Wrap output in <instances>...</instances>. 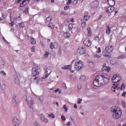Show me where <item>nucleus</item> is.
<instances>
[{"mask_svg": "<svg viewBox=\"0 0 126 126\" xmlns=\"http://www.w3.org/2000/svg\"><path fill=\"white\" fill-rule=\"evenodd\" d=\"M86 25V23L85 22H82V23L81 25L82 26H85Z\"/></svg>", "mask_w": 126, "mask_h": 126, "instance_id": "60", "label": "nucleus"}, {"mask_svg": "<svg viewBox=\"0 0 126 126\" xmlns=\"http://www.w3.org/2000/svg\"><path fill=\"white\" fill-rule=\"evenodd\" d=\"M18 25H19V26L20 28L23 27L24 26V23H23L22 22L21 23H19L18 24Z\"/></svg>", "mask_w": 126, "mask_h": 126, "instance_id": "32", "label": "nucleus"}, {"mask_svg": "<svg viewBox=\"0 0 126 126\" xmlns=\"http://www.w3.org/2000/svg\"><path fill=\"white\" fill-rule=\"evenodd\" d=\"M4 61L1 58H0V67H4Z\"/></svg>", "mask_w": 126, "mask_h": 126, "instance_id": "21", "label": "nucleus"}, {"mask_svg": "<svg viewBox=\"0 0 126 126\" xmlns=\"http://www.w3.org/2000/svg\"><path fill=\"white\" fill-rule=\"evenodd\" d=\"M110 111L113 117L115 119H118L120 118L122 114L120 108L116 106L112 107L110 109Z\"/></svg>", "mask_w": 126, "mask_h": 126, "instance_id": "2", "label": "nucleus"}, {"mask_svg": "<svg viewBox=\"0 0 126 126\" xmlns=\"http://www.w3.org/2000/svg\"><path fill=\"white\" fill-rule=\"evenodd\" d=\"M29 8V7H27V8H26L25 11H23V13L24 14H26L27 13H28V9Z\"/></svg>", "mask_w": 126, "mask_h": 126, "instance_id": "38", "label": "nucleus"}, {"mask_svg": "<svg viewBox=\"0 0 126 126\" xmlns=\"http://www.w3.org/2000/svg\"><path fill=\"white\" fill-rule=\"evenodd\" d=\"M16 19L17 21L18 22L20 21L22 19L20 17L19 14H18L16 15Z\"/></svg>", "mask_w": 126, "mask_h": 126, "instance_id": "19", "label": "nucleus"}, {"mask_svg": "<svg viewBox=\"0 0 126 126\" xmlns=\"http://www.w3.org/2000/svg\"><path fill=\"white\" fill-rule=\"evenodd\" d=\"M13 125L14 126H18L19 120L17 117H14L13 120Z\"/></svg>", "mask_w": 126, "mask_h": 126, "instance_id": "7", "label": "nucleus"}, {"mask_svg": "<svg viewBox=\"0 0 126 126\" xmlns=\"http://www.w3.org/2000/svg\"><path fill=\"white\" fill-rule=\"evenodd\" d=\"M105 65H103V67L101 69L102 71H109L110 70V67L108 66H106Z\"/></svg>", "mask_w": 126, "mask_h": 126, "instance_id": "16", "label": "nucleus"}, {"mask_svg": "<svg viewBox=\"0 0 126 126\" xmlns=\"http://www.w3.org/2000/svg\"><path fill=\"white\" fill-rule=\"evenodd\" d=\"M47 72L48 71H45V73L46 74L45 75V76L42 77L40 79V80L41 81H44V80L46 79L48 76L51 73V72H50L49 73H48Z\"/></svg>", "mask_w": 126, "mask_h": 126, "instance_id": "17", "label": "nucleus"}, {"mask_svg": "<svg viewBox=\"0 0 126 126\" xmlns=\"http://www.w3.org/2000/svg\"><path fill=\"white\" fill-rule=\"evenodd\" d=\"M75 59H74V60H73L72 61L71 63V65H72V64L75 61Z\"/></svg>", "mask_w": 126, "mask_h": 126, "instance_id": "64", "label": "nucleus"}, {"mask_svg": "<svg viewBox=\"0 0 126 126\" xmlns=\"http://www.w3.org/2000/svg\"><path fill=\"white\" fill-rule=\"evenodd\" d=\"M2 16L4 18H5L6 17V16L5 15H3Z\"/></svg>", "mask_w": 126, "mask_h": 126, "instance_id": "63", "label": "nucleus"}, {"mask_svg": "<svg viewBox=\"0 0 126 126\" xmlns=\"http://www.w3.org/2000/svg\"><path fill=\"white\" fill-rule=\"evenodd\" d=\"M49 53L48 52L46 51L44 55V56L46 57H47L49 55Z\"/></svg>", "mask_w": 126, "mask_h": 126, "instance_id": "41", "label": "nucleus"}, {"mask_svg": "<svg viewBox=\"0 0 126 126\" xmlns=\"http://www.w3.org/2000/svg\"><path fill=\"white\" fill-rule=\"evenodd\" d=\"M35 47L34 46L32 47L31 49V51L33 52H34L35 51Z\"/></svg>", "mask_w": 126, "mask_h": 126, "instance_id": "44", "label": "nucleus"}, {"mask_svg": "<svg viewBox=\"0 0 126 126\" xmlns=\"http://www.w3.org/2000/svg\"><path fill=\"white\" fill-rule=\"evenodd\" d=\"M102 17V16L101 15L99 16V17H98V18L97 19V20H100V19H101V17Z\"/></svg>", "mask_w": 126, "mask_h": 126, "instance_id": "54", "label": "nucleus"}, {"mask_svg": "<svg viewBox=\"0 0 126 126\" xmlns=\"http://www.w3.org/2000/svg\"><path fill=\"white\" fill-rule=\"evenodd\" d=\"M59 90V89L57 88L55 91V92L56 93H57Z\"/></svg>", "mask_w": 126, "mask_h": 126, "instance_id": "62", "label": "nucleus"}, {"mask_svg": "<svg viewBox=\"0 0 126 126\" xmlns=\"http://www.w3.org/2000/svg\"><path fill=\"white\" fill-rule=\"evenodd\" d=\"M63 108L65 109L64 111L66 112L67 110L68 109L66 107V106L65 105H64Z\"/></svg>", "mask_w": 126, "mask_h": 126, "instance_id": "46", "label": "nucleus"}, {"mask_svg": "<svg viewBox=\"0 0 126 126\" xmlns=\"http://www.w3.org/2000/svg\"><path fill=\"white\" fill-rule=\"evenodd\" d=\"M73 28V26L72 24H70L68 26V28L70 30H71Z\"/></svg>", "mask_w": 126, "mask_h": 126, "instance_id": "37", "label": "nucleus"}, {"mask_svg": "<svg viewBox=\"0 0 126 126\" xmlns=\"http://www.w3.org/2000/svg\"><path fill=\"white\" fill-rule=\"evenodd\" d=\"M122 104L123 105V107L124 108H125L126 107V105L125 102L124 101L122 102Z\"/></svg>", "mask_w": 126, "mask_h": 126, "instance_id": "45", "label": "nucleus"}, {"mask_svg": "<svg viewBox=\"0 0 126 126\" xmlns=\"http://www.w3.org/2000/svg\"><path fill=\"white\" fill-rule=\"evenodd\" d=\"M87 30L88 32V36H90L91 35L92 32L91 31L90 28V27L89 26L87 28Z\"/></svg>", "mask_w": 126, "mask_h": 126, "instance_id": "22", "label": "nucleus"}, {"mask_svg": "<svg viewBox=\"0 0 126 126\" xmlns=\"http://www.w3.org/2000/svg\"><path fill=\"white\" fill-rule=\"evenodd\" d=\"M53 47L54 48H56L58 47V44L57 43L55 42L53 44Z\"/></svg>", "mask_w": 126, "mask_h": 126, "instance_id": "39", "label": "nucleus"}, {"mask_svg": "<svg viewBox=\"0 0 126 126\" xmlns=\"http://www.w3.org/2000/svg\"><path fill=\"white\" fill-rule=\"evenodd\" d=\"M84 18L86 21L89 18V16L87 15H84Z\"/></svg>", "mask_w": 126, "mask_h": 126, "instance_id": "42", "label": "nucleus"}, {"mask_svg": "<svg viewBox=\"0 0 126 126\" xmlns=\"http://www.w3.org/2000/svg\"><path fill=\"white\" fill-rule=\"evenodd\" d=\"M39 74L38 71H32V75L33 77H35L34 79H36L37 81L39 80V78L38 76Z\"/></svg>", "mask_w": 126, "mask_h": 126, "instance_id": "10", "label": "nucleus"}, {"mask_svg": "<svg viewBox=\"0 0 126 126\" xmlns=\"http://www.w3.org/2000/svg\"><path fill=\"white\" fill-rule=\"evenodd\" d=\"M113 47L111 45H107L106 46L105 50L111 52L113 50Z\"/></svg>", "mask_w": 126, "mask_h": 126, "instance_id": "12", "label": "nucleus"}, {"mask_svg": "<svg viewBox=\"0 0 126 126\" xmlns=\"http://www.w3.org/2000/svg\"><path fill=\"white\" fill-rule=\"evenodd\" d=\"M32 70H33V71H37V69H36V68L35 67H33L32 68Z\"/></svg>", "mask_w": 126, "mask_h": 126, "instance_id": "57", "label": "nucleus"}, {"mask_svg": "<svg viewBox=\"0 0 126 126\" xmlns=\"http://www.w3.org/2000/svg\"><path fill=\"white\" fill-rule=\"evenodd\" d=\"M107 27H108V28L106 30V32L107 34H109L110 33V29L109 27L108 26Z\"/></svg>", "mask_w": 126, "mask_h": 126, "instance_id": "33", "label": "nucleus"}, {"mask_svg": "<svg viewBox=\"0 0 126 126\" xmlns=\"http://www.w3.org/2000/svg\"><path fill=\"white\" fill-rule=\"evenodd\" d=\"M69 8V7L68 6H66L64 7V9L65 10H68Z\"/></svg>", "mask_w": 126, "mask_h": 126, "instance_id": "52", "label": "nucleus"}, {"mask_svg": "<svg viewBox=\"0 0 126 126\" xmlns=\"http://www.w3.org/2000/svg\"><path fill=\"white\" fill-rule=\"evenodd\" d=\"M64 35L66 37H70V34L68 33H65L64 34Z\"/></svg>", "mask_w": 126, "mask_h": 126, "instance_id": "35", "label": "nucleus"}, {"mask_svg": "<svg viewBox=\"0 0 126 126\" xmlns=\"http://www.w3.org/2000/svg\"><path fill=\"white\" fill-rule=\"evenodd\" d=\"M48 26L50 27L51 29H53L54 28V26L52 23H49L48 25Z\"/></svg>", "mask_w": 126, "mask_h": 126, "instance_id": "29", "label": "nucleus"}, {"mask_svg": "<svg viewBox=\"0 0 126 126\" xmlns=\"http://www.w3.org/2000/svg\"><path fill=\"white\" fill-rule=\"evenodd\" d=\"M70 124H71L70 123V122L69 121L66 124V125L67 126H70Z\"/></svg>", "mask_w": 126, "mask_h": 126, "instance_id": "61", "label": "nucleus"}, {"mask_svg": "<svg viewBox=\"0 0 126 126\" xmlns=\"http://www.w3.org/2000/svg\"><path fill=\"white\" fill-rule=\"evenodd\" d=\"M110 76V75L105 73L98 75L94 81V86L100 87L105 84L108 82Z\"/></svg>", "mask_w": 126, "mask_h": 126, "instance_id": "1", "label": "nucleus"}, {"mask_svg": "<svg viewBox=\"0 0 126 126\" xmlns=\"http://www.w3.org/2000/svg\"><path fill=\"white\" fill-rule=\"evenodd\" d=\"M98 51H97V53H98L99 52V53L100 52H101V50H100V47H99L98 48Z\"/></svg>", "mask_w": 126, "mask_h": 126, "instance_id": "58", "label": "nucleus"}, {"mask_svg": "<svg viewBox=\"0 0 126 126\" xmlns=\"http://www.w3.org/2000/svg\"><path fill=\"white\" fill-rule=\"evenodd\" d=\"M0 73L2 74V75L3 76H5L6 75V73L4 72V71H0Z\"/></svg>", "mask_w": 126, "mask_h": 126, "instance_id": "48", "label": "nucleus"}, {"mask_svg": "<svg viewBox=\"0 0 126 126\" xmlns=\"http://www.w3.org/2000/svg\"><path fill=\"white\" fill-rule=\"evenodd\" d=\"M20 78L17 77H16V78L14 80V82L15 83L17 84H18L20 83Z\"/></svg>", "mask_w": 126, "mask_h": 126, "instance_id": "18", "label": "nucleus"}, {"mask_svg": "<svg viewBox=\"0 0 126 126\" xmlns=\"http://www.w3.org/2000/svg\"><path fill=\"white\" fill-rule=\"evenodd\" d=\"M19 100L18 97L16 95H15L13 99V105L14 106H16L19 103Z\"/></svg>", "mask_w": 126, "mask_h": 126, "instance_id": "6", "label": "nucleus"}, {"mask_svg": "<svg viewBox=\"0 0 126 126\" xmlns=\"http://www.w3.org/2000/svg\"><path fill=\"white\" fill-rule=\"evenodd\" d=\"M61 118L63 121H64L65 120V117L64 116H62Z\"/></svg>", "mask_w": 126, "mask_h": 126, "instance_id": "55", "label": "nucleus"}, {"mask_svg": "<svg viewBox=\"0 0 126 126\" xmlns=\"http://www.w3.org/2000/svg\"><path fill=\"white\" fill-rule=\"evenodd\" d=\"M48 116L50 117L51 116L52 118H55V115L53 113H51L50 114H49L48 115Z\"/></svg>", "mask_w": 126, "mask_h": 126, "instance_id": "40", "label": "nucleus"}, {"mask_svg": "<svg viewBox=\"0 0 126 126\" xmlns=\"http://www.w3.org/2000/svg\"><path fill=\"white\" fill-rule=\"evenodd\" d=\"M41 120L44 122L47 123L48 122V120L44 116H43L41 118Z\"/></svg>", "mask_w": 126, "mask_h": 126, "instance_id": "23", "label": "nucleus"}, {"mask_svg": "<svg viewBox=\"0 0 126 126\" xmlns=\"http://www.w3.org/2000/svg\"><path fill=\"white\" fill-rule=\"evenodd\" d=\"M118 86H119V85L118 84L116 83H114L112 86L111 88V90H112L113 89H115L117 88Z\"/></svg>", "mask_w": 126, "mask_h": 126, "instance_id": "25", "label": "nucleus"}, {"mask_svg": "<svg viewBox=\"0 0 126 126\" xmlns=\"http://www.w3.org/2000/svg\"><path fill=\"white\" fill-rule=\"evenodd\" d=\"M30 41L31 43L32 44H34L36 43V41L34 38H31L30 39Z\"/></svg>", "mask_w": 126, "mask_h": 126, "instance_id": "30", "label": "nucleus"}, {"mask_svg": "<svg viewBox=\"0 0 126 126\" xmlns=\"http://www.w3.org/2000/svg\"><path fill=\"white\" fill-rule=\"evenodd\" d=\"M52 20V18L50 16H48L46 19V21H45L46 23H47L48 22Z\"/></svg>", "mask_w": 126, "mask_h": 126, "instance_id": "31", "label": "nucleus"}, {"mask_svg": "<svg viewBox=\"0 0 126 126\" xmlns=\"http://www.w3.org/2000/svg\"><path fill=\"white\" fill-rule=\"evenodd\" d=\"M107 1L110 6H113L115 4V0H107Z\"/></svg>", "mask_w": 126, "mask_h": 126, "instance_id": "15", "label": "nucleus"}, {"mask_svg": "<svg viewBox=\"0 0 126 126\" xmlns=\"http://www.w3.org/2000/svg\"><path fill=\"white\" fill-rule=\"evenodd\" d=\"M6 86L4 84L1 85L0 87L2 90H4Z\"/></svg>", "mask_w": 126, "mask_h": 126, "instance_id": "43", "label": "nucleus"}, {"mask_svg": "<svg viewBox=\"0 0 126 126\" xmlns=\"http://www.w3.org/2000/svg\"><path fill=\"white\" fill-rule=\"evenodd\" d=\"M77 87L78 89L79 90L81 89V86L80 85H78Z\"/></svg>", "mask_w": 126, "mask_h": 126, "instance_id": "53", "label": "nucleus"}, {"mask_svg": "<svg viewBox=\"0 0 126 126\" xmlns=\"http://www.w3.org/2000/svg\"><path fill=\"white\" fill-rule=\"evenodd\" d=\"M34 103V99L33 98H32L30 101L28 103V104L30 105H31L30 106V108H32L31 107V106Z\"/></svg>", "mask_w": 126, "mask_h": 126, "instance_id": "24", "label": "nucleus"}, {"mask_svg": "<svg viewBox=\"0 0 126 126\" xmlns=\"http://www.w3.org/2000/svg\"><path fill=\"white\" fill-rule=\"evenodd\" d=\"M85 79L86 77L85 76H82L80 77V81L81 82L85 80Z\"/></svg>", "mask_w": 126, "mask_h": 126, "instance_id": "28", "label": "nucleus"}, {"mask_svg": "<svg viewBox=\"0 0 126 126\" xmlns=\"http://www.w3.org/2000/svg\"><path fill=\"white\" fill-rule=\"evenodd\" d=\"M72 67V65H64L63 67L61 68V69L62 70H68L70 71H73V70H71Z\"/></svg>", "mask_w": 126, "mask_h": 126, "instance_id": "9", "label": "nucleus"}, {"mask_svg": "<svg viewBox=\"0 0 126 126\" xmlns=\"http://www.w3.org/2000/svg\"><path fill=\"white\" fill-rule=\"evenodd\" d=\"M50 47L51 49H52L54 47H53V43L52 42H51L50 45Z\"/></svg>", "mask_w": 126, "mask_h": 126, "instance_id": "36", "label": "nucleus"}, {"mask_svg": "<svg viewBox=\"0 0 126 126\" xmlns=\"http://www.w3.org/2000/svg\"><path fill=\"white\" fill-rule=\"evenodd\" d=\"M79 101H78L77 102L79 104L80 103V101H82V100L81 99L79 98Z\"/></svg>", "mask_w": 126, "mask_h": 126, "instance_id": "59", "label": "nucleus"}, {"mask_svg": "<svg viewBox=\"0 0 126 126\" xmlns=\"http://www.w3.org/2000/svg\"><path fill=\"white\" fill-rule=\"evenodd\" d=\"M94 56L95 57L98 58L100 57L101 56L100 55H98L97 54H96L94 55Z\"/></svg>", "mask_w": 126, "mask_h": 126, "instance_id": "49", "label": "nucleus"}, {"mask_svg": "<svg viewBox=\"0 0 126 126\" xmlns=\"http://www.w3.org/2000/svg\"><path fill=\"white\" fill-rule=\"evenodd\" d=\"M91 6L93 8H96L98 5V2L97 0L94 1L91 4Z\"/></svg>", "mask_w": 126, "mask_h": 126, "instance_id": "13", "label": "nucleus"}, {"mask_svg": "<svg viewBox=\"0 0 126 126\" xmlns=\"http://www.w3.org/2000/svg\"><path fill=\"white\" fill-rule=\"evenodd\" d=\"M114 9H115V8L113 6H110L106 7V11L107 13H111L112 12Z\"/></svg>", "mask_w": 126, "mask_h": 126, "instance_id": "11", "label": "nucleus"}, {"mask_svg": "<svg viewBox=\"0 0 126 126\" xmlns=\"http://www.w3.org/2000/svg\"><path fill=\"white\" fill-rule=\"evenodd\" d=\"M10 24L11 25V26L12 27H13V25L15 24L14 21H12L11 22Z\"/></svg>", "mask_w": 126, "mask_h": 126, "instance_id": "51", "label": "nucleus"}, {"mask_svg": "<svg viewBox=\"0 0 126 126\" xmlns=\"http://www.w3.org/2000/svg\"><path fill=\"white\" fill-rule=\"evenodd\" d=\"M126 56L125 55H121L118 56L117 57V58L119 59H123L124 58L126 57Z\"/></svg>", "mask_w": 126, "mask_h": 126, "instance_id": "27", "label": "nucleus"}, {"mask_svg": "<svg viewBox=\"0 0 126 126\" xmlns=\"http://www.w3.org/2000/svg\"><path fill=\"white\" fill-rule=\"evenodd\" d=\"M84 65L83 63L81 61L76 63L74 65V68L77 70H79Z\"/></svg>", "mask_w": 126, "mask_h": 126, "instance_id": "3", "label": "nucleus"}, {"mask_svg": "<svg viewBox=\"0 0 126 126\" xmlns=\"http://www.w3.org/2000/svg\"><path fill=\"white\" fill-rule=\"evenodd\" d=\"M86 52L85 49L81 47H79L77 50V53L80 55L84 54Z\"/></svg>", "mask_w": 126, "mask_h": 126, "instance_id": "5", "label": "nucleus"}, {"mask_svg": "<svg viewBox=\"0 0 126 126\" xmlns=\"http://www.w3.org/2000/svg\"><path fill=\"white\" fill-rule=\"evenodd\" d=\"M110 52L107 50L103 51L102 54L103 55L106 57H110L111 55Z\"/></svg>", "mask_w": 126, "mask_h": 126, "instance_id": "14", "label": "nucleus"}, {"mask_svg": "<svg viewBox=\"0 0 126 126\" xmlns=\"http://www.w3.org/2000/svg\"><path fill=\"white\" fill-rule=\"evenodd\" d=\"M68 1L67 2L66 4L69 5L72 3L71 0H68Z\"/></svg>", "mask_w": 126, "mask_h": 126, "instance_id": "47", "label": "nucleus"}, {"mask_svg": "<svg viewBox=\"0 0 126 126\" xmlns=\"http://www.w3.org/2000/svg\"><path fill=\"white\" fill-rule=\"evenodd\" d=\"M78 2V0H74L73 2V3L74 4H76Z\"/></svg>", "mask_w": 126, "mask_h": 126, "instance_id": "50", "label": "nucleus"}, {"mask_svg": "<svg viewBox=\"0 0 126 126\" xmlns=\"http://www.w3.org/2000/svg\"><path fill=\"white\" fill-rule=\"evenodd\" d=\"M125 87L126 86L124 85V84L123 83L121 85L120 88L118 87L116 90H118L119 89L122 91H124L125 89Z\"/></svg>", "mask_w": 126, "mask_h": 126, "instance_id": "20", "label": "nucleus"}, {"mask_svg": "<svg viewBox=\"0 0 126 126\" xmlns=\"http://www.w3.org/2000/svg\"><path fill=\"white\" fill-rule=\"evenodd\" d=\"M27 3V2L25 0L23 1L22 2L20 3V5L21 7H23L25 6Z\"/></svg>", "mask_w": 126, "mask_h": 126, "instance_id": "26", "label": "nucleus"}, {"mask_svg": "<svg viewBox=\"0 0 126 126\" xmlns=\"http://www.w3.org/2000/svg\"><path fill=\"white\" fill-rule=\"evenodd\" d=\"M121 79L120 76L117 74H115L113 75L112 78V81L113 82H116L120 81Z\"/></svg>", "mask_w": 126, "mask_h": 126, "instance_id": "4", "label": "nucleus"}, {"mask_svg": "<svg viewBox=\"0 0 126 126\" xmlns=\"http://www.w3.org/2000/svg\"><path fill=\"white\" fill-rule=\"evenodd\" d=\"M88 66L90 67H92L94 66V63L92 62H90L89 63Z\"/></svg>", "mask_w": 126, "mask_h": 126, "instance_id": "34", "label": "nucleus"}, {"mask_svg": "<svg viewBox=\"0 0 126 126\" xmlns=\"http://www.w3.org/2000/svg\"><path fill=\"white\" fill-rule=\"evenodd\" d=\"M126 95V92H124L122 94V95L123 96H125Z\"/></svg>", "mask_w": 126, "mask_h": 126, "instance_id": "56", "label": "nucleus"}, {"mask_svg": "<svg viewBox=\"0 0 126 126\" xmlns=\"http://www.w3.org/2000/svg\"><path fill=\"white\" fill-rule=\"evenodd\" d=\"M91 43L92 42L90 41V40L88 38H85L84 40L83 43L87 46H90L91 45Z\"/></svg>", "mask_w": 126, "mask_h": 126, "instance_id": "8", "label": "nucleus"}]
</instances>
